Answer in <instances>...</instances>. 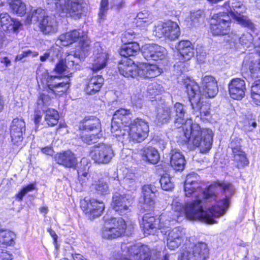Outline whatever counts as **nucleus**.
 I'll return each instance as SVG.
<instances>
[{"instance_id":"obj_1","label":"nucleus","mask_w":260,"mask_h":260,"mask_svg":"<svg viewBox=\"0 0 260 260\" xmlns=\"http://www.w3.org/2000/svg\"><path fill=\"white\" fill-rule=\"evenodd\" d=\"M173 117L175 118V126L180 127L183 125V141L185 143H190L199 147L202 153H206L211 148L213 142V134L211 129L205 128L201 129L200 126L193 123L191 119H187L185 116L186 111L183 105L176 103L173 108Z\"/></svg>"},{"instance_id":"obj_2","label":"nucleus","mask_w":260,"mask_h":260,"mask_svg":"<svg viewBox=\"0 0 260 260\" xmlns=\"http://www.w3.org/2000/svg\"><path fill=\"white\" fill-rule=\"evenodd\" d=\"M226 207L227 201H218L216 204L205 210L204 203L201 201L199 203L196 199L184 205L179 198H175L172 203L174 215L170 218L172 220H178L180 216H185L190 220L198 219L207 223L213 224L216 222L213 217L222 215L226 210Z\"/></svg>"},{"instance_id":"obj_3","label":"nucleus","mask_w":260,"mask_h":260,"mask_svg":"<svg viewBox=\"0 0 260 260\" xmlns=\"http://www.w3.org/2000/svg\"><path fill=\"white\" fill-rule=\"evenodd\" d=\"M184 191L186 197H192L198 200V202H211L212 200L227 201V207L229 204L230 196L234 193L233 185L229 183L211 184L203 190L202 184L199 181V176L194 173L186 176L184 184Z\"/></svg>"},{"instance_id":"obj_4","label":"nucleus","mask_w":260,"mask_h":260,"mask_svg":"<svg viewBox=\"0 0 260 260\" xmlns=\"http://www.w3.org/2000/svg\"><path fill=\"white\" fill-rule=\"evenodd\" d=\"M184 84L194 114L197 116H208L210 112V105L208 103L201 102V90L198 83L189 79L184 82Z\"/></svg>"},{"instance_id":"obj_5","label":"nucleus","mask_w":260,"mask_h":260,"mask_svg":"<svg viewBox=\"0 0 260 260\" xmlns=\"http://www.w3.org/2000/svg\"><path fill=\"white\" fill-rule=\"evenodd\" d=\"M31 23H38L41 31L45 35H51L58 30V24L54 16H48L44 10L41 8L32 11L27 16Z\"/></svg>"},{"instance_id":"obj_6","label":"nucleus","mask_w":260,"mask_h":260,"mask_svg":"<svg viewBox=\"0 0 260 260\" xmlns=\"http://www.w3.org/2000/svg\"><path fill=\"white\" fill-rule=\"evenodd\" d=\"M132 115L129 110L120 109L117 110L113 115L111 122V132L116 137H124L123 129H126L133 124Z\"/></svg>"},{"instance_id":"obj_7","label":"nucleus","mask_w":260,"mask_h":260,"mask_svg":"<svg viewBox=\"0 0 260 260\" xmlns=\"http://www.w3.org/2000/svg\"><path fill=\"white\" fill-rule=\"evenodd\" d=\"M123 131L129 141L140 143L148 137L149 126L145 119L136 118L133 120V124Z\"/></svg>"},{"instance_id":"obj_8","label":"nucleus","mask_w":260,"mask_h":260,"mask_svg":"<svg viewBox=\"0 0 260 260\" xmlns=\"http://www.w3.org/2000/svg\"><path fill=\"white\" fill-rule=\"evenodd\" d=\"M231 20L230 16L226 13L219 12L214 14L210 23V31L214 36L227 35L228 39H231L230 34Z\"/></svg>"},{"instance_id":"obj_9","label":"nucleus","mask_w":260,"mask_h":260,"mask_svg":"<svg viewBox=\"0 0 260 260\" xmlns=\"http://www.w3.org/2000/svg\"><path fill=\"white\" fill-rule=\"evenodd\" d=\"M169 216V214H162L157 219L150 214H145L141 223L145 234L154 235L157 230L161 231L165 228H169L171 222V220L168 219Z\"/></svg>"},{"instance_id":"obj_10","label":"nucleus","mask_w":260,"mask_h":260,"mask_svg":"<svg viewBox=\"0 0 260 260\" xmlns=\"http://www.w3.org/2000/svg\"><path fill=\"white\" fill-rule=\"evenodd\" d=\"M153 34L159 38L164 37L171 40H174L180 35V28L178 24L173 21L161 22L155 26Z\"/></svg>"},{"instance_id":"obj_11","label":"nucleus","mask_w":260,"mask_h":260,"mask_svg":"<svg viewBox=\"0 0 260 260\" xmlns=\"http://www.w3.org/2000/svg\"><path fill=\"white\" fill-rule=\"evenodd\" d=\"M224 6L225 8L227 7L229 8L226 13V14H229L230 17H233L239 23L248 27L250 29L252 30L254 29V24L246 16L241 15V13H243L245 11V7L240 2H232L231 7L230 6V2H227L225 3Z\"/></svg>"},{"instance_id":"obj_12","label":"nucleus","mask_w":260,"mask_h":260,"mask_svg":"<svg viewBox=\"0 0 260 260\" xmlns=\"http://www.w3.org/2000/svg\"><path fill=\"white\" fill-rule=\"evenodd\" d=\"M62 45L65 46L70 45L77 41L82 49L87 50L89 47L90 41L88 39L86 32L81 30H74L60 35L58 38Z\"/></svg>"},{"instance_id":"obj_13","label":"nucleus","mask_w":260,"mask_h":260,"mask_svg":"<svg viewBox=\"0 0 260 260\" xmlns=\"http://www.w3.org/2000/svg\"><path fill=\"white\" fill-rule=\"evenodd\" d=\"M90 155L95 162L107 164L110 162L114 154L110 145L102 143L96 146L94 149L90 151Z\"/></svg>"},{"instance_id":"obj_14","label":"nucleus","mask_w":260,"mask_h":260,"mask_svg":"<svg viewBox=\"0 0 260 260\" xmlns=\"http://www.w3.org/2000/svg\"><path fill=\"white\" fill-rule=\"evenodd\" d=\"M46 85L48 88L49 94L58 96L65 93L70 86L68 78H65L64 80L57 76H48L46 80Z\"/></svg>"},{"instance_id":"obj_15","label":"nucleus","mask_w":260,"mask_h":260,"mask_svg":"<svg viewBox=\"0 0 260 260\" xmlns=\"http://www.w3.org/2000/svg\"><path fill=\"white\" fill-rule=\"evenodd\" d=\"M80 207L89 219H93L101 215L105 206L102 202L85 198L81 200Z\"/></svg>"},{"instance_id":"obj_16","label":"nucleus","mask_w":260,"mask_h":260,"mask_svg":"<svg viewBox=\"0 0 260 260\" xmlns=\"http://www.w3.org/2000/svg\"><path fill=\"white\" fill-rule=\"evenodd\" d=\"M83 0H64L63 5H59L58 15L61 17L70 16L79 18L83 11Z\"/></svg>"},{"instance_id":"obj_17","label":"nucleus","mask_w":260,"mask_h":260,"mask_svg":"<svg viewBox=\"0 0 260 260\" xmlns=\"http://www.w3.org/2000/svg\"><path fill=\"white\" fill-rule=\"evenodd\" d=\"M26 129L25 122L22 118H14L10 126L11 141L14 145L21 148L23 134Z\"/></svg>"},{"instance_id":"obj_18","label":"nucleus","mask_w":260,"mask_h":260,"mask_svg":"<svg viewBox=\"0 0 260 260\" xmlns=\"http://www.w3.org/2000/svg\"><path fill=\"white\" fill-rule=\"evenodd\" d=\"M165 229L161 231V233L168 235L167 246L170 249L174 250L179 246L185 238V231L181 227L175 228L171 231H166Z\"/></svg>"},{"instance_id":"obj_19","label":"nucleus","mask_w":260,"mask_h":260,"mask_svg":"<svg viewBox=\"0 0 260 260\" xmlns=\"http://www.w3.org/2000/svg\"><path fill=\"white\" fill-rule=\"evenodd\" d=\"M132 201L133 198L131 195L116 192L113 196L112 206L113 209L119 214H124L128 210Z\"/></svg>"},{"instance_id":"obj_20","label":"nucleus","mask_w":260,"mask_h":260,"mask_svg":"<svg viewBox=\"0 0 260 260\" xmlns=\"http://www.w3.org/2000/svg\"><path fill=\"white\" fill-rule=\"evenodd\" d=\"M82 56L75 53L74 54H69L64 59H60L56 64L54 71L57 73H62L67 69L78 70L80 68L79 63L81 61Z\"/></svg>"},{"instance_id":"obj_21","label":"nucleus","mask_w":260,"mask_h":260,"mask_svg":"<svg viewBox=\"0 0 260 260\" xmlns=\"http://www.w3.org/2000/svg\"><path fill=\"white\" fill-rule=\"evenodd\" d=\"M144 57L147 60H158L164 59L167 55V50L157 44L145 45L142 50Z\"/></svg>"},{"instance_id":"obj_22","label":"nucleus","mask_w":260,"mask_h":260,"mask_svg":"<svg viewBox=\"0 0 260 260\" xmlns=\"http://www.w3.org/2000/svg\"><path fill=\"white\" fill-rule=\"evenodd\" d=\"M108 58V54L99 44H96L91 58V70L93 72H98L104 69L107 65Z\"/></svg>"},{"instance_id":"obj_23","label":"nucleus","mask_w":260,"mask_h":260,"mask_svg":"<svg viewBox=\"0 0 260 260\" xmlns=\"http://www.w3.org/2000/svg\"><path fill=\"white\" fill-rule=\"evenodd\" d=\"M127 253L129 258L122 257L119 259L128 260H150V253L149 248L146 245L138 246L134 245L128 248Z\"/></svg>"},{"instance_id":"obj_24","label":"nucleus","mask_w":260,"mask_h":260,"mask_svg":"<svg viewBox=\"0 0 260 260\" xmlns=\"http://www.w3.org/2000/svg\"><path fill=\"white\" fill-rule=\"evenodd\" d=\"M245 82L240 78L233 79L229 84V94L233 99L241 100L245 95Z\"/></svg>"},{"instance_id":"obj_25","label":"nucleus","mask_w":260,"mask_h":260,"mask_svg":"<svg viewBox=\"0 0 260 260\" xmlns=\"http://www.w3.org/2000/svg\"><path fill=\"white\" fill-rule=\"evenodd\" d=\"M119 73L126 78H135L139 76V67L131 59L124 58L118 65Z\"/></svg>"},{"instance_id":"obj_26","label":"nucleus","mask_w":260,"mask_h":260,"mask_svg":"<svg viewBox=\"0 0 260 260\" xmlns=\"http://www.w3.org/2000/svg\"><path fill=\"white\" fill-rule=\"evenodd\" d=\"M202 95L209 98L214 97L218 92L217 82L211 76H205L202 78Z\"/></svg>"},{"instance_id":"obj_27","label":"nucleus","mask_w":260,"mask_h":260,"mask_svg":"<svg viewBox=\"0 0 260 260\" xmlns=\"http://www.w3.org/2000/svg\"><path fill=\"white\" fill-rule=\"evenodd\" d=\"M0 25L5 31L16 32L21 23L18 20L11 18L8 13L4 12L0 14Z\"/></svg>"},{"instance_id":"obj_28","label":"nucleus","mask_w":260,"mask_h":260,"mask_svg":"<svg viewBox=\"0 0 260 260\" xmlns=\"http://www.w3.org/2000/svg\"><path fill=\"white\" fill-rule=\"evenodd\" d=\"M184 251H187L191 254L192 260H205L209 254L207 244L202 242L198 243L192 248Z\"/></svg>"},{"instance_id":"obj_29","label":"nucleus","mask_w":260,"mask_h":260,"mask_svg":"<svg viewBox=\"0 0 260 260\" xmlns=\"http://www.w3.org/2000/svg\"><path fill=\"white\" fill-rule=\"evenodd\" d=\"M80 128L93 133H101L102 132L100 119L92 116L85 117L80 125Z\"/></svg>"},{"instance_id":"obj_30","label":"nucleus","mask_w":260,"mask_h":260,"mask_svg":"<svg viewBox=\"0 0 260 260\" xmlns=\"http://www.w3.org/2000/svg\"><path fill=\"white\" fill-rule=\"evenodd\" d=\"M162 70L153 64H143L139 67V76L145 78H154L159 76Z\"/></svg>"},{"instance_id":"obj_31","label":"nucleus","mask_w":260,"mask_h":260,"mask_svg":"<svg viewBox=\"0 0 260 260\" xmlns=\"http://www.w3.org/2000/svg\"><path fill=\"white\" fill-rule=\"evenodd\" d=\"M55 159L57 163L66 167L73 168L77 164L76 158L70 151H64L56 154Z\"/></svg>"},{"instance_id":"obj_32","label":"nucleus","mask_w":260,"mask_h":260,"mask_svg":"<svg viewBox=\"0 0 260 260\" xmlns=\"http://www.w3.org/2000/svg\"><path fill=\"white\" fill-rule=\"evenodd\" d=\"M170 154V164L172 168L176 171H182L186 164L183 155L176 149L172 150Z\"/></svg>"},{"instance_id":"obj_33","label":"nucleus","mask_w":260,"mask_h":260,"mask_svg":"<svg viewBox=\"0 0 260 260\" xmlns=\"http://www.w3.org/2000/svg\"><path fill=\"white\" fill-rule=\"evenodd\" d=\"M177 49L185 60H189L194 54V47L191 42L182 40L178 43Z\"/></svg>"},{"instance_id":"obj_34","label":"nucleus","mask_w":260,"mask_h":260,"mask_svg":"<svg viewBox=\"0 0 260 260\" xmlns=\"http://www.w3.org/2000/svg\"><path fill=\"white\" fill-rule=\"evenodd\" d=\"M243 66L249 69L253 77L260 76V58L255 59L253 55H249L245 57Z\"/></svg>"},{"instance_id":"obj_35","label":"nucleus","mask_w":260,"mask_h":260,"mask_svg":"<svg viewBox=\"0 0 260 260\" xmlns=\"http://www.w3.org/2000/svg\"><path fill=\"white\" fill-rule=\"evenodd\" d=\"M232 36L231 39H226V41L229 42H233L234 44H237V41L243 45L244 47L249 48L251 46H254L253 43V38L252 35L249 32L243 34L240 37L235 33L231 32Z\"/></svg>"},{"instance_id":"obj_36","label":"nucleus","mask_w":260,"mask_h":260,"mask_svg":"<svg viewBox=\"0 0 260 260\" xmlns=\"http://www.w3.org/2000/svg\"><path fill=\"white\" fill-rule=\"evenodd\" d=\"M142 190L144 204L150 208L152 207L155 203L154 198L156 191L155 186L152 184L145 185L143 186Z\"/></svg>"},{"instance_id":"obj_37","label":"nucleus","mask_w":260,"mask_h":260,"mask_svg":"<svg viewBox=\"0 0 260 260\" xmlns=\"http://www.w3.org/2000/svg\"><path fill=\"white\" fill-rule=\"evenodd\" d=\"M104 83V79L101 75L93 76L89 79L85 90L88 94H93L98 92Z\"/></svg>"},{"instance_id":"obj_38","label":"nucleus","mask_w":260,"mask_h":260,"mask_svg":"<svg viewBox=\"0 0 260 260\" xmlns=\"http://www.w3.org/2000/svg\"><path fill=\"white\" fill-rule=\"evenodd\" d=\"M139 51V45L137 43L131 42L123 46L119 51V54L124 57V58H127L130 56L137 55Z\"/></svg>"},{"instance_id":"obj_39","label":"nucleus","mask_w":260,"mask_h":260,"mask_svg":"<svg viewBox=\"0 0 260 260\" xmlns=\"http://www.w3.org/2000/svg\"><path fill=\"white\" fill-rule=\"evenodd\" d=\"M142 154L146 160L152 164H156L160 159L158 150L154 147L147 146L142 150Z\"/></svg>"},{"instance_id":"obj_40","label":"nucleus","mask_w":260,"mask_h":260,"mask_svg":"<svg viewBox=\"0 0 260 260\" xmlns=\"http://www.w3.org/2000/svg\"><path fill=\"white\" fill-rule=\"evenodd\" d=\"M105 222L104 225L101 231L102 237L106 239H112L120 237V232H115V233H112V230L110 224L109 215H107L103 217Z\"/></svg>"},{"instance_id":"obj_41","label":"nucleus","mask_w":260,"mask_h":260,"mask_svg":"<svg viewBox=\"0 0 260 260\" xmlns=\"http://www.w3.org/2000/svg\"><path fill=\"white\" fill-rule=\"evenodd\" d=\"M136 24L138 27H146L153 22L152 15L147 10H143L138 13Z\"/></svg>"},{"instance_id":"obj_42","label":"nucleus","mask_w":260,"mask_h":260,"mask_svg":"<svg viewBox=\"0 0 260 260\" xmlns=\"http://www.w3.org/2000/svg\"><path fill=\"white\" fill-rule=\"evenodd\" d=\"M48 90L44 91V92L40 94L38 101L37 110L40 112L41 110L45 111L49 109L48 106L52 103L51 95L52 94L48 93Z\"/></svg>"},{"instance_id":"obj_43","label":"nucleus","mask_w":260,"mask_h":260,"mask_svg":"<svg viewBox=\"0 0 260 260\" xmlns=\"http://www.w3.org/2000/svg\"><path fill=\"white\" fill-rule=\"evenodd\" d=\"M109 223L112 233L120 232V237L125 232L126 229V223L125 221L121 218H114L109 215Z\"/></svg>"},{"instance_id":"obj_44","label":"nucleus","mask_w":260,"mask_h":260,"mask_svg":"<svg viewBox=\"0 0 260 260\" xmlns=\"http://www.w3.org/2000/svg\"><path fill=\"white\" fill-rule=\"evenodd\" d=\"M138 179L135 174H127L121 181L123 188L128 190H136L138 186Z\"/></svg>"},{"instance_id":"obj_45","label":"nucleus","mask_w":260,"mask_h":260,"mask_svg":"<svg viewBox=\"0 0 260 260\" xmlns=\"http://www.w3.org/2000/svg\"><path fill=\"white\" fill-rule=\"evenodd\" d=\"M162 91V86L155 82L150 84L147 87L148 96H150V99H154L152 101L161 98L159 94L161 93Z\"/></svg>"},{"instance_id":"obj_46","label":"nucleus","mask_w":260,"mask_h":260,"mask_svg":"<svg viewBox=\"0 0 260 260\" xmlns=\"http://www.w3.org/2000/svg\"><path fill=\"white\" fill-rule=\"evenodd\" d=\"M9 5L10 8L13 13L19 16H23L25 14L26 5L21 0H13Z\"/></svg>"},{"instance_id":"obj_47","label":"nucleus","mask_w":260,"mask_h":260,"mask_svg":"<svg viewBox=\"0 0 260 260\" xmlns=\"http://www.w3.org/2000/svg\"><path fill=\"white\" fill-rule=\"evenodd\" d=\"M173 111L171 108L165 106L158 110L156 118L161 123H166L173 117Z\"/></svg>"},{"instance_id":"obj_48","label":"nucleus","mask_w":260,"mask_h":260,"mask_svg":"<svg viewBox=\"0 0 260 260\" xmlns=\"http://www.w3.org/2000/svg\"><path fill=\"white\" fill-rule=\"evenodd\" d=\"M45 112L46 113L45 120L48 125L51 126L56 125L59 118L58 112L53 109H47Z\"/></svg>"},{"instance_id":"obj_49","label":"nucleus","mask_w":260,"mask_h":260,"mask_svg":"<svg viewBox=\"0 0 260 260\" xmlns=\"http://www.w3.org/2000/svg\"><path fill=\"white\" fill-rule=\"evenodd\" d=\"M15 234L9 230L0 229V244L11 245L14 243Z\"/></svg>"},{"instance_id":"obj_50","label":"nucleus","mask_w":260,"mask_h":260,"mask_svg":"<svg viewBox=\"0 0 260 260\" xmlns=\"http://www.w3.org/2000/svg\"><path fill=\"white\" fill-rule=\"evenodd\" d=\"M102 136L101 133L86 131L85 133L83 132L81 139L84 143L90 145L95 143Z\"/></svg>"},{"instance_id":"obj_51","label":"nucleus","mask_w":260,"mask_h":260,"mask_svg":"<svg viewBox=\"0 0 260 260\" xmlns=\"http://www.w3.org/2000/svg\"><path fill=\"white\" fill-rule=\"evenodd\" d=\"M92 189H94L98 194H106L109 192V187L107 183L103 180L95 181L91 184Z\"/></svg>"},{"instance_id":"obj_52","label":"nucleus","mask_w":260,"mask_h":260,"mask_svg":"<svg viewBox=\"0 0 260 260\" xmlns=\"http://www.w3.org/2000/svg\"><path fill=\"white\" fill-rule=\"evenodd\" d=\"M251 88V98L253 102L256 105H260V80L255 81Z\"/></svg>"},{"instance_id":"obj_53","label":"nucleus","mask_w":260,"mask_h":260,"mask_svg":"<svg viewBox=\"0 0 260 260\" xmlns=\"http://www.w3.org/2000/svg\"><path fill=\"white\" fill-rule=\"evenodd\" d=\"M161 188L165 190H170L174 187L171 177L168 174L162 175L159 180Z\"/></svg>"},{"instance_id":"obj_54","label":"nucleus","mask_w":260,"mask_h":260,"mask_svg":"<svg viewBox=\"0 0 260 260\" xmlns=\"http://www.w3.org/2000/svg\"><path fill=\"white\" fill-rule=\"evenodd\" d=\"M233 160L236 165V166L238 169L243 168L247 166L249 164L248 159L246 157V154H241L240 156H237L233 158Z\"/></svg>"},{"instance_id":"obj_55","label":"nucleus","mask_w":260,"mask_h":260,"mask_svg":"<svg viewBox=\"0 0 260 260\" xmlns=\"http://www.w3.org/2000/svg\"><path fill=\"white\" fill-rule=\"evenodd\" d=\"M59 51V50L57 48H51L47 50L43 55L40 56V60L42 62L46 61L47 59L53 61L54 60L55 55L57 57Z\"/></svg>"},{"instance_id":"obj_56","label":"nucleus","mask_w":260,"mask_h":260,"mask_svg":"<svg viewBox=\"0 0 260 260\" xmlns=\"http://www.w3.org/2000/svg\"><path fill=\"white\" fill-rule=\"evenodd\" d=\"M108 9V0H101L100 3V11L99 13V19L100 20H104L105 19Z\"/></svg>"},{"instance_id":"obj_57","label":"nucleus","mask_w":260,"mask_h":260,"mask_svg":"<svg viewBox=\"0 0 260 260\" xmlns=\"http://www.w3.org/2000/svg\"><path fill=\"white\" fill-rule=\"evenodd\" d=\"M229 147L232 151L237 150H241V139L237 137L233 136L231 138V142L229 144Z\"/></svg>"},{"instance_id":"obj_58","label":"nucleus","mask_w":260,"mask_h":260,"mask_svg":"<svg viewBox=\"0 0 260 260\" xmlns=\"http://www.w3.org/2000/svg\"><path fill=\"white\" fill-rule=\"evenodd\" d=\"M203 15V12L201 10H198L195 12H191L190 14L189 18H188L187 21H189V20L190 21V25H192L198 22L199 20V19L202 17Z\"/></svg>"},{"instance_id":"obj_59","label":"nucleus","mask_w":260,"mask_h":260,"mask_svg":"<svg viewBox=\"0 0 260 260\" xmlns=\"http://www.w3.org/2000/svg\"><path fill=\"white\" fill-rule=\"evenodd\" d=\"M38 55V53L37 52H32L29 49H26L22 51L21 53L17 55L16 57V61H20L23 58L32 56L33 57L37 56Z\"/></svg>"},{"instance_id":"obj_60","label":"nucleus","mask_w":260,"mask_h":260,"mask_svg":"<svg viewBox=\"0 0 260 260\" xmlns=\"http://www.w3.org/2000/svg\"><path fill=\"white\" fill-rule=\"evenodd\" d=\"M47 4L49 6L50 9H54L57 14H58L59 5H63L64 0H47Z\"/></svg>"},{"instance_id":"obj_61","label":"nucleus","mask_w":260,"mask_h":260,"mask_svg":"<svg viewBox=\"0 0 260 260\" xmlns=\"http://www.w3.org/2000/svg\"><path fill=\"white\" fill-rule=\"evenodd\" d=\"M35 189V185L33 184H30L25 187L17 194V197L19 200H22L23 198L29 191H30Z\"/></svg>"},{"instance_id":"obj_62","label":"nucleus","mask_w":260,"mask_h":260,"mask_svg":"<svg viewBox=\"0 0 260 260\" xmlns=\"http://www.w3.org/2000/svg\"><path fill=\"white\" fill-rule=\"evenodd\" d=\"M143 96L141 94L139 93L137 95L134 94L131 97V101L132 104L137 107L141 108L143 104Z\"/></svg>"},{"instance_id":"obj_63","label":"nucleus","mask_w":260,"mask_h":260,"mask_svg":"<svg viewBox=\"0 0 260 260\" xmlns=\"http://www.w3.org/2000/svg\"><path fill=\"white\" fill-rule=\"evenodd\" d=\"M12 254L6 250L0 249V260H12Z\"/></svg>"},{"instance_id":"obj_64","label":"nucleus","mask_w":260,"mask_h":260,"mask_svg":"<svg viewBox=\"0 0 260 260\" xmlns=\"http://www.w3.org/2000/svg\"><path fill=\"white\" fill-rule=\"evenodd\" d=\"M78 176L79 177V181L81 182V183L86 182V180L88 179L89 174L86 171H82L79 170L78 171Z\"/></svg>"}]
</instances>
